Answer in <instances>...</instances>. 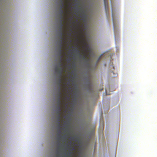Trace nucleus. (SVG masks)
I'll return each instance as SVG.
<instances>
[{
    "mask_svg": "<svg viewBox=\"0 0 157 157\" xmlns=\"http://www.w3.org/2000/svg\"><path fill=\"white\" fill-rule=\"evenodd\" d=\"M57 103V105H62V103L61 101L60 100H58Z\"/></svg>",
    "mask_w": 157,
    "mask_h": 157,
    "instance_id": "10",
    "label": "nucleus"
},
{
    "mask_svg": "<svg viewBox=\"0 0 157 157\" xmlns=\"http://www.w3.org/2000/svg\"><path fill=\"white\" fill-rule=\"evenodd\" d=\"M72 139L73 140H75V138H74V137H73V138H72Z\"/></svg>",
    "mask_w": 157,
    "mask_h": 157,
    "instance_id": "18",
    "label": "nucleus"
},
{
    "mask_svg": "<svg viewBox=\"0 0 157 157\" xmlns=\"http://www.w3.org/2000/svg\"><path fill=\"white\" fill-rule=\"evenodd\" d=\"M65 135L63 136H60V137L62 138H63L64 139H65L66 140H67V139L65 138Z\"/></svg>",
    "mask_w": 157,
    "mask_h": 157,
    "instance_id": "13",
    "label": "nucleus"
},
{
    "mask_svg": "<svg viewBox=\"0 0 157 157\" xmlns=\"http://www.w3.org/2000/svg\"><path fill=\"white\" fill-rule=\"evenodd\" d=\"M64 52L63 51L62 49H59V68L56 66L55 68V71L56 72H58L59 71L60 68H62V72L63 70L64 69L63 63V54L64 53Z\"/></svg>",
    "mask_w": 157,
    "mask_h": 157,
    "instance_id": "1",
    "label": "nucleus"
},
{
    "mask_svg": "<svg viewBox=\"0 0 157 157\" xmlns=\"http://www.w3.org/2000/svg\"><path fill=\"white\" fill-rule=\"evenodd\" d=\"M76 49L78 51V55L80 57H82V59L83 60H84V64L87 65L89 66V61L90 60L89 59H87L86 56V53L84 55H82L80 53V51L78 48H77Z\"/></svg>",
    "mask_w": 157,
    "mask_h": 157,
    "instance_id": "5",
    "label": "nucleus"
},
{
    "mask_svg": "<svg viewBox=\"0 0 157 157\" xmlns=\"http://www.w3.org/2000/svg\"><path fill=\"white\" fill-rule=\"evenodd\" d=\"M57 110H61V105H57Z\"/></svg>",
    "mask_w": 157,
    "mask_h": 157,
    "instance_id": "12",
    "label": "nucleus"
},
{
    "mask_svg": "<svg viewBox=\"0 0 157 157\" xmlns=\"http://www.w3.org/2000/svg\"><path fill=\"white\" fill-rule=\"evenodd\" d=\"M61 111L60 110H57L56 111V114L57 115H61Z\"/></svg>",
    "mask_w": 157,
    "mask_h": 157,
    "instance_id": "11",
    "label": "nucleus"
},
{
    "mask_svg": "<svg viewBox=\"0 0 157 157\" xmlns=\"http://www.w3.org/2000/svg\"><path fill=\"white\" fill-rule=\"evenodd\" d=\"M71 40H70V44L71 45H72V44L71 43Z\"/></svg>",
    "mask_w": 157,
    "mask_h": 157,
    "instance_id": "16",
    "label": "nucleus"
},
{
    "mask_svg": "<svg viewBox=\"0 0 157 157\" xmlns=\"http://www.w3.org/2000/svg\"><path fill=\"white\" fill-rule=\"evenodd\" d=\"M56 73L58 74L59 75L58 78H59V81H58V86H59V89H61V86H62V74L63 72L62 71V68H60L58 72H56Z\"/></svg>",
    "mask_w": 157,
    "mask_h": 157,
    "instance_id": "4",
    "label": "nucleus"
},
{
    "mask_svg": "<svg viewBox=\"0 0 157 157\" xmlns=\"http://www.w3.org/2000/svg\"><path fill=\"white\" fill-rule=\"evenodd\" d=\"M64 35L63 31H60L59 36L60 38V41L59 44V49H62L63 47V43L64 40V38L63 36Z\"/></svg>",
    "mask_w": 157,
    "mask_h": 157,
    "instance_id": "3",
    "label": "nucleus"
},
{
    "mask_svg": "<svg viewBox=\"0 0 157 157\" xmlns=\"http://www.w3.org/2000/svg\"><path fill=\"white\" fill-rule=\"evenodd\" d=\"M61 89H59L58 92V100H60V99L62 98V92L61 91Z\"/></svg>",
    "mask_w": 157,
    "mask_h": 157,
    "instance_id": "9",
    "label": "nucleus"
},
{
    "mask_svg": "<svg viewBox=\"0 0 157 157\" xmlns=\"http://www.w3.org/2000/svg\"><path fill=\"white\" fill-rule=\"evenodd\" d=\"M68 61H69V62L70 61V60L69 59H68Z\"/></svg>",
    "mask_w": 157,
    "mask_h": 157,
    "instance_id": "19",
    "label": "nucleus"
},
{
    "mask_svg": "<svg viewBox=\"0 0 157 157\" xmlns=\"http://www.w3.org/2000/svg\"><path fill=\"white\" fill-rule=\"evenodd\" d=\"M85 18V15H84L83 16V18Z\"/></svg>",
    "mask_w": 157,
    "mask_h": 157,
    "instance_id": "17",
    "label": "nucleus"
},
{
    "mask_svg": "<svg viewBox=\"0 0 157 157\" xmlns=\"http://www.w3.org/2000/svg\"><path fill=\"white\" fill-rule=\"evenodd\" d=\"M68 155H71V152H70L69 153H68Z\"/></svg>",
    "mask_w": 157,
    "mask_h": 157,
    "instance_id": "15",
    "label": "nucleus"
},
{
    "mask_svg": "<svg viewBox=\"0 0 157 157\" xmlns=\"http://www.w3.org/2000/svg\"><path fill=\"white\" fill-rule=\"evenodd\" d=\"M64 22V20H60L59 31H63V23Z\"/></svg>",
    "mask_w": 157,
    "mask_h": 157,
    "instance_id": "8",
    "label": "nucleus"
},
{
    "mask_svg": "<svg viewBox=\"0 0 157 157\" xmlns=\"http://www.w3.org/2000/svg\"><path fill=\"white\" fill-rule=\"evenodd\" d=\"M57 121L58 122V127L57 128L58 130V136H59L60 129V128L61 126L60 125V119H61V115H58L57 116Z\"/></svg>",
    "mask_w": 157,
    "mask_h": 157,
    "instance_id": "7",
    "label": "nucleus"
},
{
    "mask_svg": "<svg viewBox=\"0 0 157 157\" xmlns=\"http://www.w3.org/2000/svg\"><path fill=\"white\" fill-rule=\"evenodd\" d=\"M68 143H70V142H68Z\"/></svg>",
    "mask_w": 157,
    "mask_h": 157,
    "instance_id": "20",
    "label": "nucleus"
},
{
    "mask_svg": "<svg viewBox=\"0 0 157 157\" xmlns=\"http://www.w3.org/2000/svg\"><path fill=\"white\" fill-rule=\"evenodd\" d=\"M106 0H104V3H105V6H106V4H107V3L106 2Z\"/></svg>",
    "mask_w": 157,
    "mask_h": 157,
    "instance_id": "14",
    "label": "nucleus"
},
{
    "mask_svg": "<svg viewBox=\"0 0 157 157\" xmlns=\"http://www.w3.org/2000/svg\"><path fill=\"white\" fill-rule=\"evenodd\" d=\"M82 42L85 45V46H83L82 47L83 48H85V50L83 51V55H84L86 53V56L87 55V57H89L90 56V54L87 55V52L89 51L90 48L88 47V45L85 41H83Z\"/></svg>",
    "mask_w": 157,
    "mask_h": 157,
    "instance_id": "6",
    "label": "nucleus"
},
{
    "mask_svg": "<svg viewBox=\"0 0 157 157\" xmlns=\"http://www.w3.org/2000/svg\"><path fill=\"white\" fill-rule=\"evenodd\" d=\"M60 20H64V13L63 10V7L64 6V3L63 2L64 0H60Z\"/></svg>",
    "mask_w": 157,
    "mask_h": 157,
    "instance_id": "2",
    "label": "nucleus"
}]
</instances>
